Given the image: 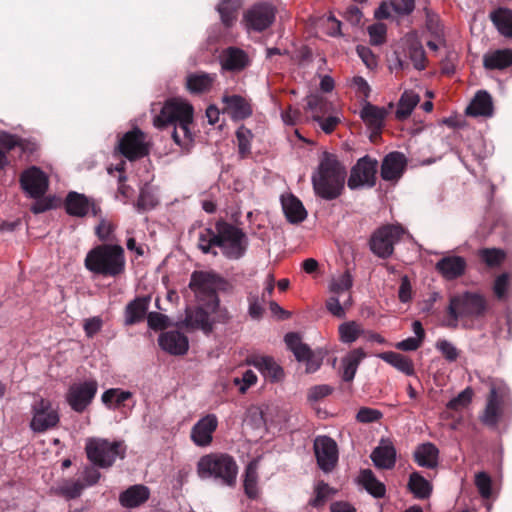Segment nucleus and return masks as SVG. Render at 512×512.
Returning a JSON list of instances; mask_svg holds the SVG:
<instances>
[{"label": "nucleus", "mask_w": 512, "mask_h": 512, "mask_svg": "<svg viewBox=\"0 0 512 512\" xmlns=\"http://www.w3.org/2000/svg\"><path fill=\"white\" fill-rule=\"evenodd\" d=\"M346 168L334 153L324 151L311 182L316 196L327 200L339 198L345 187Z\"/></svg>", "instance_id": "f257e3e1"}, {"label": "nucleus", "mask_w": 512, "mask_h": 512, "mask_svg": "<svg viewBox=\"0 0 512 512\" xmlns=\"http://www.w3.org/2000/svg\"><path fill=\"white\" fill-rule=\"evenodd\" d=\"M192 122V105L178 99L168 100L153 121L154 126L160 129L170 124L174 125L172 138L179 146H184L192 141L190 130Z\"/></svg>", "instance_id": "f03ea898"}, {"label": "nucleus", "mask_w": 512, "mask_h": 512, "mask_svg": "<svg viewBox=\"0 0 512 512\" xmlns=\"http://www.w3.org/2000/svg\"><path fill=\"white\" fill-rule=\"evenodd\" d=\"M84 264L93 274L117 278L125 272L124 248L118 244L97 245L87 253Z\"/></svg>", "instance_id": "7ed1b4c3"}, {"label": "nucleus", "mask_w": 512, "mask_h": 512, "mask_svg": "<svg viewBox=\"0 0 512 512\" xmlns=\"http://www.w3.org/2000/svg\"><path fill=\"white\" fill-rule=\"evenodd\" d=\"M238 469L234 457L227 453L203 455L196 465V472L200 479H213L227 487L236 486Z\"/></svg>", "instance_id": "20e7f679"}, {"label": "nucleus", "mask_w": 512, "mask_h": 512, "mask_svg": "<svg viewBox=\"0 0 512 512\" xmlns=\"http://www.w3.org/2000/svg\"><path fill=\"white\" fill-rule=\"evenodd\" d=\"M485 383L489 386V393L479 420L489 428H496L510 414L511 400L507 387L501 381L488 378Z\"/></svg>", "instance_id": "39448f33"}, {"label": "nucleus", "mask_w": 512, "mask_h": 512, "mask_svg": "<svg viewBox=\"0 0 512 512\" xmlns=\"http://www.w3.org/2000/svg\"><path fill=\"white\" fill-rule=\"evenodd\" d=\"M488 309L486 298L474 292H464L450 297L447 313L456 327L460 319H478L484 317Z\"/></svg>", "instance_id": "423d86ee"}, {"label": "nucleus", "mask_w": 512, "mask_h": 512, "mask_svg": "<svg viewBox=\"0 0 512 512\" xmlns=\"http://www.w3.org/2000/svg\"><path fill=\"white\" fill-rule=\"evenodd\" d=\"M215 228L218 231L216 243H218L222 254L228 259L242 258L249 244L246 233L241 228L222 219L215 223Z\"/></svg>", "instance_id": "0eeeda50"}, {"label": "nucleus", "mask_w": 512, "mask_h": 512, "mask_svg": "<svg viewBox=\"0 0 512 512\" xmlns=\"http://www.w3.org/2000/svg\"><path fill=\"white\" fill-rule=\"evenodd\" d=\"M87 458L100 468H108L116 459L124 458L125 446L121 441L110 442L106 439H89L86 443Z\"/></svg>", "instance_id": "6e6552de"}, {"label": "nucleus", "mask_w": 512, "mask_h": 512, "mask_svg": "<svg viewBox=\"0 0 512 512\" xmlns=\"http://www.w3.org/2000/svg\"><path fill=\"white\" fill-rule=\"evenodd\" d=\"M404 232L400 225L387 224L379 227L370 237V250L379 258H389L394 252V245L401 240Z\"/></svg>", "instance_id": "1a4fd4ad"}, {"label": "nucleus", "mask_w": 512, "mask_h": 512, "mask_svg": "<svg viewBox=\"0 0 512 512\" xmlns=\"http://www.w3.org/2000/svg\"><path fill=\"white\" fill-rule=\"evenodd\" d=\"M31 412L30 428L36 433L53 429L60 421L58 411L53 408L51 401L48 399L40 398L35 401L31 407Z\"/></svg>", "instance_id": "9d476101"}, {"label": "nucleus", "mask_w": 512, "mask_h": 512, "mask_svg": "<svg viewBox=\"0 0 512 512\" xmlns=\"http://www.w3.org/2000/svg\"><path fill=\"white\" fill-rule=\"evenodd\" d=\"M218 277L216 274L195 271L191 275L189 287L198 295L206 299V305L211 311H215L219 305V298L216 292Z\"/></svg>", "instance_id": "9b49d317"}, {"label": "nucleus", "mask_w": 512, "mask_h": 512, "mask_svg": "<svg viewBox=\"0 0 512 512\" xmlns=\"http://www.w3.org/2000/svg\"><path fill=\"white\" fill-rule=\"evenodd\" d=\"M277 9L269 2H258L252 5L243 16V21L249 30L262 32L275 21Z\"/></svg>", "instance_id": "f8f14e48"}, {"label": "nucleus", "mask_w": 512, "mask_h": 512, "mask_svg": "<svg viewBox=\"0 0 512 512\" xmlns=\"http://www.w3.org/2000/svg\"><path fill=\"white\" fill-rule=\"evenodd\" d=\"M117 149L129 161L141 159L149 154L146 135L138 127L126 132L121 137Z\"/></svg>", "instance_id": "ddd939ff"}, {"label": "nucleus", "mask_w": 512, "mask_h": 512, "mask_svg": "<svg viewBox=\"0 0 512 512\" xmlns=\"http://www.w3.org/2000/svg\"><path fill=\"white\" fill-rule=\"evenodd\" d=\"M97 390L96 380L72 384L67 391L66 401L73 411L82 413L92 403Z\"/></svg>", "instance_id": "4468645a"}, {"label": "nucleus", "mask_w": 512, "mask_h": 512, "mask_svg": "<svg viewBox=\"0 0 512 512\" xmlns=\"http://www.w3.org/2000/svg\"><path fill=\"white\" fill-rule=\"evenodd\" d=\"M19 183L21 189L30 198L43 197L49 188L48 176L37 166H31L22 171Z\"/></svg>", "instance_id": "2eb2a0df"}, {"label": "nucleus", "mask_w": 512, "mask_h": 512, "mask_svg": "<svg viewBox=\"0 0 512 512\" xmlns=\"http://www.w3.org/2000/svg\"><path fill=\"white\" fill-rule=\"evenodd\" d=\"M377 165V160L368 155L360 158L351 169L348 187L352 190L363 186L373 187L376 183Z\"/></svg>", "instance_id": "dca6fc26"}, {"label": "nucleus", "mask_w": 512, "mask_h": 512, "mask_svg": "<svg viewBox=\"0 0 512 512\" xmlns=\"http://www.w3.org/2000/svg\"><path fill=\"white\" fill-rule=\"evenodd\" d=\"M64 206L67 214L79 218L87 216L89 212L97 217L102 212L100 206L94 199L75 191H71L67 194Z\"/></svg>", "instance_id": "f3484780"}, {"label": "nucleus", "mask_w": 512, "mask_h": 512, "mask_svg": "<svg viewBox=\"0 0 512 512\" xmlns=\"http://www.w3.org/2000/svg\"><path fill=\"white\" fill-rule=\"evenodd\" d=\"M314 451L318 466L324 472L332 471L338 461L336 442L328 436H319L314 441Z\"/></svg>", "instance_id": "a211bd4d"}, {"label": "nucleus", "mask_w": 512, "mask_h": 512, "mask_svg": "<svg viewBox=\"0 0 512 512\" xmlns=\"http://www.w3.org/2000/svg\"><path fill=\"white\" fill-rule=\"evenodd\" d=\"M218 427L215 414H207L199 419L191 429V440L196 446L206 447L212 443L213 433Z\"/></svg>", "instance_id": "6ab92c4d"}, {"label": "nucleus", "mask_w": 512, "mask_h": 512, "mask_svg": "<svg viewBox=\"0 0 512 512\" xmlns=\"http://www.w3.org/2000/svg\"><path fill=\"white\" fill-rule=\"evenodd\" d=\"M468 264L464 257L447 255L437 261L436 271L447 281H453L465 275Z\"/></svg>", "instance_id": "aec40b11"}, {"label": "nucleus", "mask_w": 512, "mask_h": 512, "mask_svg": "<svg viewBox=\"0 0 512 512\" xmlns=\"http://www.w3.org/2000/svg\"><path fill=\"white\" fill-rule=\"evenodd\" d=\"M222 102L223 112L227 113L233 121L245 120L253 113L250 101L241 95L225 94Z\"/></svg>", "instance_id": "412c9836"}, {"label": "nucleus", "mask_w": 512, "mask_h": 512, "mask_svg": "<svg viewBox=\"0 0 512 512\" xmlns=\"http://www.w3.org/2000/svg\"><path fill=\"white\" fill-rule=\"evenodd\" d=\"M407 160L401 152H391L382 161L380 175L385 181H397L403 175Z\"/></svg>", "instance_id": "4be33fe9"}, {"label": "nucleus", "mask_w": 512, "mask_h": 512, "mask_svg": "<svg viewBox=\"0 0 512 512\" xmlns=\"http://www.w3.org/2000/svg\"><path fill=\"white\" fill-rule=\"evenodd\" d=\"M221 68L229 72H241L250 64L247 53L237 47L224 49L219 56Z\"/></svg>", "instance_id": "5701e85b"}, {"label": "nucleus", "mask_w": 512, "mask_h": 512, "mask_svg": "<svg viewBox=\"0 0 512 512\" xmlns=\"http://www.w3.org/2000/svg\"><path fill=\"white\" fill-rule=\"evenodd\" d=\"M386 115L385 108H380L369 102L365 103L360 112L362 120L372 129L371 140L373 142L380 137Z\"/></svg>", "instance_id": "b1692460"}, {"label": "nucleus", "mask_w": 512, "mask_h": 512, "mask_svg": "<svg viewBox=\"0 0 512 512\" xmlns=\"http://www.w3.org/2000/svg\"><path fill=\"white\" fill-rule=\"evenodd\" d=\"M158 342L164 351L172 355H183L189 348L188 338L183 333L175 330L162 333Z\"/></svg>", "instance_id": "393cba45"}, {"label": "nucleus", "mask_w": 512, "mask_h": 512, "mask_svg": "<svg viewBox=\"0 0 512 512\" xmlns=\"http://www.w3.org/2000/svg\"><path fill=\"white\" fill-rule=\"evenodd\" d=\"M149 304V296L136 297L130 301L124 309V324L132 326L142 322L147 316Z\"/></svg>", "instance_id": "a878e982"}, {"label": "nucleus", "mask_w": 512, "mask_h": 512, "mask_svg": "<svg viewBox=\"0 0 512 512\" xmlns=\"http://www.w3.org/2000/svg\"><path fill=\"white\" fill-rule=\"evenodd\" d=\"M150 496L148 487L144 485H133L123 491L119 496V502L123 507L135 508L145 503Z\"/></svg>", "instance_id": "bb28decb"}, {"label": "nucleus", "mask_w": 512, "mask_h": 512, "mask_svg": "<svg viewBox=\"0 0 512 512\" xmlns=\"http://www.w3.org/2000/svg\"><path fill=\"white\" fill-rule=\"evenodd\" d=\"M466 114L470 116H492L493 103L490 94L484 90L478 91L471 104L467 107Z\"/></svg>", "instance_id": "cd10ccee"}, {"label": "nucleus", "mask_w": 512, "mask_h": 512, "mask_svg": "<svg viewBox=\"0 0 512 512\" xmlns=\"http://www.w3.org/2000/svg\"><path fill=\"white\" fill-rule=\"evenodd\" d=\"M374 465L381 469H392L396 463V449L392 443L380 445L371 453Z\"/></svg>", "instance_id": "c85d7f7f"}, {"label": "nucleus", "mask_w": 512, "mask_h": 512, "mask_svg": "<svg viewBox=\"0 0 512 512\" xmlns=\"http://www.w3.org/2000/svg\"><path fill=\"white\" fill-rule=\"evenodd\" d=\"M439 450L430 442L420 444L414 452V460L420 467L435 468L438 464Z\"/></svg>", "instance_id": "c756f323"}, {"label": "nucleus", "mask_w": 512, "mask_h": 512, "mask_svg": "<svg viewBox=\"0 0 512 512\" xmlns=\"http://www.w3.org/2000/svg\"><path fill=\"white\" fill-rule=\"evenodd\" d=\"M489 18L499 33L507 38H512V10L506 7H498L491 11Z\"/></svg>", "instance_id": "7c9ffc66"}, {"label": "nucleus", "mask_w": 512, "mask_h": 512, "mask_svg": "<svg viewBox=\"0 0 512 512\" xmlns=\"http://www.w3.org/2000/svg\"><path fill=\"white\" fill-rule=\"evenodd\" d=\"M512 65V49H498L483 57V66L488 70H503Z\"/></svg>", "instance_id": "2f4dec72"}, {"label": "nucleus", "mask_w": 512, "mask_h": 512, "mask_svg": "<svg viewBox=\"0 0 512 512\" xmlns=\"http://www.w3.org/2000/svg\"><path fill=\"white\" fill-rule=\"evenodd\" d=\"M248 363L253 365L261 371L266 377L277 381L283 376V369L268 356H253L248 360Z\"/></svg>", "instance_id": "473e14b6"}, {"label": "nucleus", "mask_w": 512, "mask_h": 512, "mask_svg": "<svg viewBox=\"0 0 512 512\" xmlns=\"http://www.w3.org/2000/svg\"><path fill=\"white\" fill-rule=\"evenodd\" d=\"M378 357L407 376H413L415 374L414 363L408 356L393 351H387L380 353Z\"/></svg>", "instance_id": "72a5a7b5"}, {"label": "nucleus", "mask_w": 512, "mask_h": 512, "mask_svg": "<svg viewBox=\"0 0 512 512\" xmlns=\"http://www.w3.org/2000/svg\"><path fill=\"white\" fill-rule=\"evenodd\" d=\"M185 325L193 329H201L205 333H210L213 329L209 313L202 307L186 309Z\"/></svg>", "instance_id": "f704fd0d"}, {"label": "nucleus", "mask_w": 512, "mask_h": 512, "mask_svg": "<svg viewBox=\"0 0 512 512\" xmlns=\"http://www.w3.org/2000/svg\"><path fill=\"white\" fill-rule=\"evenodd\" d=\"M282 207L287 220L290 223H300L304 221L307 212L302 202L294 195H289L282 199Z\"/></svg>", "instance_id": "c9c22d12"}, {"label": "nucleus", "mask_w": 512, "mask_h": 512, "mask_svg": "<svg viewBox=\"0 0 512 512\" xmlns=\"http://www.w3.org/2000/svg\"><path fill=\"white\" fill-rule=\"evenodd\" d=\"M215 75L208 73H193L186 78V87L193 94L208 92L214 83Z\"/></svg>", "instance_id": "e433bc0d"}, {"label": "nucleus", "mask_w": 512, "mask_h": 512, "mask_svg": "<svg viewBox=\"0 0 512 512\" xmlns=\"http://www.w3.org/2000/svg\"><path fill=\"white\" fill-rule=\"evenodd\" d=\"M366 357L365 352L361 348L352 350L343 358L342 379L345 382H351L356 374L360 362Z\"/></svg>", "instance_id": "4c0bfd02"}, {"label": "nucleus", "mask_w": 512, "mask_h": 512, "mask_svg": "<svg viewBox=\"0 0 512 512\" xmlns=\"http://www.w3.org/2000/svg\"><path fill=\"white\" fill-rule=\"evenodd\" d=\"M258 466L257 461H251L245 468L244 472V493L245 495L252 500H255L259 496V488H258Z\"/></svg>", "instance_id": "58836bf2"}, {"label": "nucleus", "mask_w": 512, "mask_h": 512, "mask_svg": "<svg viewBox=\"0 0 512 512\" xmlns=\"http://www.w3.org/2000/svg\"><path fill=\"white\" fill-rule=\"evenodd\" d=\"M242 5V0H221L217 6L222 23L226 27H231L237 19L238 10Z\"/></svg>", "instance_id": "ea45409f"}, {"label": "nucleus", "mask_w": 512, "mask_h": 512, "mask_svg": "<svg viewBox=\"0 0 512 512\" xmlns=\"http://www.w3.org/2000/svg\"><path fill=\"white\" fill-rule=\"evenodd\" d=\"M420 101V96L413 91H405L398 102L395 116L398 120L407 119Z\"/></svg>", "instance_id": "a19ab883"}, {"label": "nucleus", "mask_w": 512, "mask_h": 512, "mask_svg": "<svg viewBox=\"0 0 512 512\" xmlns=\"http://www.w3.org/2000/svg\"><path fill=\"white\" fill-rule=\"evenodd\" d=\"M285 343L298 361H304L312 355L310 347L301 341L299 334L290 332L285 335Z\"/></svg>", "instance_id": "79ce46f5"}, {"label": "nucleus", "mask_w": 512, "mask_h": 512, "mask_svg": "<svg viewBox=\"0 0 512 512\" xmlns=\"http://www.w3.org/2000/svg\"><path fill=\"white\" fill-rule=\"evenodd\" d=\"M216 238H218V231L216 229L213 230L210 227L203 228L198 235L197 247L204 254L217 256L218 252L214 250V247H218Z\"/></svg>", "instance_id": "37998d69"}, {"label": "nucleus", "mask_w": 512, "mask_h": 512, "mask_svg": "<svg viewBox=\"0 0 512 512\" xmlns=\"http://www.w3.org/2000/svg\"><path fill=\"white\" fill-rule=\"evenodd\" d=\"M408 488L418 499H426L432 492V486L429 481L418 472L410 474Z\"/></svg>", "instance_id": "c03bdc74"}, {"label": "nucleus", "mask_w": 512, "mask_h": 512, "mask_svg": "<svg viewBox=\"0 0 512 512\" xmlns=\"http://www.w3.org/2000/svg\"><path fill=\"white\" fill-rule=\"evenodd\" d=\"M360 482L364 488L375 498H382L385 495V485L376 479L374 473L370 469L361 471Z\"/></svg>", "instance_id": "a18cd8bd"}, {"label": "nucleus", "mask_w": 512, "mask_h": 512, "mask_svg": "<svg viewBox=\"0 0 512 512\" xmlns=\"http://www.w3.org/2000/svg\"><path fill=\"white\" fill-rule=\"evenodd\" d=\"M132 398V393L130 391H124L119 388H111L106 390L102 394V402L106 406L113 405L114 408H120L124 405V402Z\"/></svg>", "instance_id": "49530a36"}, {"label": "nucleus", "mask_w": 512, "mask_h": 512, "mask_svg": "<svg viewBox=\"0 0 512 512\" xmlns=\"http://www.w3.org/2000/svg\"><path fill=\"white\" fill-rule=\"evenodd\" d=\"M334 492L335 491L327 483L319 481L314 487V495L308 501V505L313 508H321Z\"/></svg>", "instance_id": "de8ad7c7"}, {"label": "nucleus", "mask_w": 512, "mask_h": 512, "mask_svg": "<svg viewBox=\"0 0 512 512\" xmlns=\"http://www.w3.org/2000/svg\"><path fill=\"white\" fill-rule=\"evenodd\" d=\"M478 256L488 267H497L505 260L506 254L502 249L483 248L478 251Z\"/></svg>", "instance_id": "09e8293b"}, {"label": "nucleus", "mask_w": 512, "mask_h": 512, "mask_svg": "<svg viewBox=\"0 0 512 512\" xmlns=\"http://www.w3.org/2000/svg\"><path fill=\"white\" fill-rule=\"evenodd\" d=\"M362 330L355 321L345 322L339 326V336L343 343H352L358 339Z\"/></svg>", "instance_id": "8fccbe9b"}, {"label": "nucleus", "mask_w": 512, "mask_h": 512, "mask_svg": "<svg viewBox=\"0 0 512 512\" xmlns=\"http://www.w3.org/2000/svg\"><path fill=\"white\" fill-rule=\"evenodd\" d=\"M474 391L471 387H466L456 397L452 398L446 405L447 409L459 411L469 406L472 402Z\"/></svg>", "instance_id": "3c124183"}, {"label": "nucleus", "mask_w": 512, "mask_h": 512, "mask_svg": "<svg viewBox=\"0 0 512 512\" xmlns=\"http://www.w3.org/2000/svg\"><path fill=\"white\" fill-rule=\"evenodd\" d=\"M83 489L84 485L79 480H69L62 483L57 491L67 499H75L81 495Z\"/></svg>", "instance_id": "603ef678"}, {"label": "nucleus", "mask_w": 512, "mask_h": 512, "mask_svg": "<svg viewBox=\"0 0 512 512\" xmlns=\"http://www.w3.org/2000/svg\"><path fill=\"white\" fill-rule=\"evenodd\" d=\"M252 134L250 130L241 127L236 132L238 142V153L241 159L247 158L251 153V140Z\"/></svg>", "instance_id": "864d4df0"}, {"label": "nucleus", "mask_w": 512, "mask_h": 512, "mask_svg": "<svg viewBox=\"0 0 512 512\" xmlns=\"http://www.w3.org/2000/svg\"><path fill=\"white\" fill-rule=\"evenodd\" d=\"M408 56L417 70L425 69L426 55L423 47L420 44H411L408 48Z\"/></svg>", "instance_id": "5fc2aeb1"}, {"label": "nucleus", "mask_w": 512, "mask_h": 512, "mask_svg": "<svg viewBox=\"0 0 512 512\" xmlns=\"http://www.w3.org/2000/svg\"><path fill=\"white\" fill-rule=\"evenodd\" d=\"M435 347L448 362L456 361L460 355V351L446 339H439Z\"/></svg>", "instance_id": "6e6d98bb"}, {"label": "nucleus", "mask_w": 512, "mask_h": 512, "mask_svg": "<svg viewBox=\"0 0 512 512\" xmlns=\"http://www.w3.org/2000/svg\"><path fill=\"white\" fill-rule=\"evenodd\" d=\"M387 27L384 23L377 22L368 27L370 43L378 46L386 41Z\"/></svg>", "instance_id": "4d7b16f0"}, {"label": "nucleus", "mask_w": 512, "mask_h": 512, "mask_svg": "<svg viewBox=\"0 0 512 512\" xmlns=\"http://www.w3.org/2000/svg\"><path fill=\"white\" fill-rule=\"evenodd\" d=\"M352 285V275L348 270H346L342 275H340L336 280H334L331 283L330 290L335 294H341L342 292L349 291Z\"/></svg>", "instance_id": "13d9d810"}, {"label": "nucleus", "mask_w": 512, "mask_h": 512, "mask_svg": "<svg viewBox=\"0 0 512 512\" xmlns=\"http://www.w3.org/2000/svg\"><path fill=\"white\" fill-rule=\"evenodd\" d=\"M146 318L149 328L154 331L165 330L170 326L169 318L165 314L149 312Z\"/></svg>", "instance_id": "bf43d9fd"}, {"label": "nucleus", "mask_w": 512, "mask_h": 512, "mask_svg": "<svg viewBox=\"0 0 512 512\" xmlns=\"http://www.w3.org/2000/svg\"><path fill=\"white\" fill-rule=\"evenodd\" d=\"M475 485L483 498H490L492 494V482L490 476L487 473H477L475 476Z\"/></svg>", "instance_id": "052dcab7"}, {"label": "nucleus", "mask_w": 512, "mask_h": 512, "mask_svg": "<svg viewBox=\"0 0 512 512\" xmlns=\"http://www.w3.org/2000/svg\"><path fill=\"white\" fill-rule=\"evenodd\" d=\"M382 416V412L377 409L361 407L356 414V420L360 423H373L379 421Z\"/></svg>", "instance_id": "680f3d73"}, {"label": "nucleus", "mask_w": 512, "mask_h": 512, "mask_svg": "<svg viewBox=\"0 0 512 512\" xmlns=\"http://www.w3.org/2000/svg\"><path fill=\"white\" fill-rule=\"evenodd\" d=\"M115 230V225L106 219L102 218L99 224L95 228V234L99 238L100 241H112L113 233Z\"/></svg>", "instance_id": "e2e57ef3"}, {"label": "nucleus", "mask_w": 512, "mask_h": 512, "mask_svg": "<svg viewBox=\"0 0 512 512\" xmlns=\"http://www.w3.org/2000/svg\"><path fill=\"white\" fill-rule=\"evenodd\" d=\"M307 108L312 111L313 115L323 116L327 112L328 102L321 96L310 95L307 99Z\"/></svg>", "instance_id": "0e129e2a"}, {"label": "nucleus", "mask_w": 512, "mask_h": 512, "mask_svg": "<svg viewBox=\"0 0 512 512\" xmlns=\"http://www.w3.org/2000/svg\"><path fill=\"white\" fill-rule=\"evenodd\" d=\"M390 3L397 16L410 15L415 8V0H391Z\"/></svg>", "instance_id": "69168bd1"}, {"label": "nucleus", "mask_w": 512, "mask_h": 512, "mask_svg": "<svg viewBox=\"0 0 512 512\" xmlns=\"http://www.w3.org/2000/svg\"><path fill=\"white\" fill-rule=\"evenodd\" d=\"M236 386H239V392L244 394L248 388L257 382V376L252 370H246L242 377H236L233 380Z\"/></svg>", "instance_id": "338daca9"}, {"label": "nucleus", "mask_w": 512, "mask_h": 512, "mask_svg": "<svg viewBox=\"0 0 512 512\" xmlns=\"http://www.w3.org/2000/svg\"><path fill=\"white\" fill-rule=\"evenodd\" d=\"M313 119L317 121L321 127V129L326 133H332L337 125L340 123V119L336 116H329L327 118H323V116L319 114L313 115Z\"/></svg>", "instance_id": "774afa93"}]
</instances>
